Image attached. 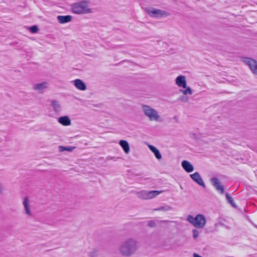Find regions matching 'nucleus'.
<instances>
[{
    "instance_id": "14",
    "label": "nucleus",
    "mask_w": 257,
    "mask_h": 257,
    "mask_svg": "<svg viewBox=\"0 0 257 257\" xmlns=\"http://www.w3.org/2000/svg\"><path fill=\"white\" fill-rule=\"evenodd\" d=\"M148 146L150 151L154 154L156 159L159 160L162 159V155L159 150L156 147L151 145H149Z\"/></svg>"
},
{
    "instance_id": "32",
    "label": "nucleus",
    "mask_w": 257,
    "mask_h": 257,
    "mask_svg": "<svg viewBox=\"0 0 257 257\" xmlns=\"http://www.w3.org/2000/svg\"><path fill=\"white\" fill-rule=\"evenodd\" d=\"M254 225L257 228V225Z\"/></svg>"
},
{
    "instance_id": "17",
    "label": "nucleus",
    "mask_w": 257,
    "mask_h": 257,
    "mask_svg": "<svg viewBox=\"0 0 257 257\" xmlns=\"http://www.w3.org/2000/svg\"><path fill=\"white\" fill-rule=\"evenodd\" d=\"M48 86V83L43 82L40 83H38L34 85L33 88L35 90H38L40 92H42L43 90Z\"/></svg>"
},
{
    "instance_id": "4",
    "label": "nucleus",
    "mask_w": 257,
    "mask_h": 257,
    "mask_svg": "<svg viewBox=\"0 0 257 257\" xmlns=\"http://www.w3.org/2000/svg\"><path fill=\"white\" fill-rule=\"evenodd\" d=\"M144 10L149 16L152 18L166 17L169 16V14L167 12L158 10L153 7H147Z\"/></svg>"
},
{
    "instance_id": "6",
    "label": "nucleus",
    "mask_w": 257,
    "mask_h": 257,
    "mask_svg": "<svg viewBox=\"0 0 257 257\" xmlns=\"http://www.w3.org/2000/svg\"><path fill=\"white\" fill-rule=\"evenodd\" d=\"M210 182L216 190L219 192L220 194L224 193V186L221 185L220 180L216 177H212L210 179Z\"/></svg>"
},
{
    "instance_id": "25",
    "label": "nucleus",
    "mask_w": 257,
    "mask_h": 257,
    "mask_svg": "<svg viewBox=\"0 0 257 257\" xmlns=\"http://www.w3.org/2000/svg\"><path fill=\"white\" fill-rule=\"evenodd\" d=\"M28 29L32 33H36L39 31L38 27L36 25L31 26L29 27Z\"/></svg>"
},
{
    "instance_id": "10",
    "label": "nucleus",
    "mask_w": 257,
    "mask_h": 257,
    "mask_svg": "<svg viewBox=\"0 0 257 257\" xmlns=\"http://www.w3.org/2000/svg\"><path fill=\"white\" fill-rule=\"evenodd\" d=\"M74 86L79 90H85L86 89V86L85 83L81 79H76L72 81Z\"/></svg>"
},
{
    "instance_id": "30",
    "label": "nucleus",
    "mask_w": 257,
    "mask_h": 257,
    "mask_svg": "<svg viewBox=\"0 0 257 257\" xmlns=\"http://www.w3.org/2000/svg\"><path fill=\"white\" fill-rule=\"evenodd\" d=\"M114 158H115V157H111V159H112V160H113V159H114Z\"/></svg>"
},
{
    "instance_id": "5",
    "label": "nucleus",
    "mask_w": 257,
    "mask_h": 257,
    "mask_svg": "<svg viewBox=\"0 0 257 257\" xmlns=\"http://www.w3.org/2000/svg\"><path fill=\"white\" fill-rule=\"evenodd\" d=\"M142 110L144 114L148 116L150 120L157 121L160 118L157 111L154 108L147 105H142Z\"/></svg>"
},
{
    "instance_id": "26",
    "label": "nucleus",
    "mask_w": 257,
    "mask_h": 257,
    "mask_svg": "<svg viewBox=\"0 0 257 257\" xmlns=\"http://www.w3.org/2000/svg\"><path fill=\"white\" fill-rule=\"evenodd\" d=\"M147 225L150 227H155L156 226V222L154 220H149L147 222Z\"/></svg>"
},
{
    "instance_id": "19",
    "label": "nucleus",
    "mask_w": 257,
    "mask_h": 257,
    "mask_svg": "<svg viewBox=\"0 0 257 257\" xmlns=\"http://www.w3.org/2000/svg\"><path fill=\"white\" fill-rule=\"evenodd\" d=\"M172 209V207L168 205H165L162 206H160L158 208H156L153 209L154 211H161L163 212H166L170 211Z\"/></svg>"
},
{
    "instance_id": "27",
    "label": "nucleus",
    "mask_w": 257,
    "mask_h": 257,
    "mask_svg": "<svg viewBox=\"0 0 257 257\" xmlns=\"http://www.w3.org/2000/svg\"><path fill=\"white\" fill-rule=\"evenodd\" d=\"M193 237L194 239H196L199 235V231L196 229H194L192 230Z\"/></svg>"
},
{
    "instance_id": "31",
    "label": "nucleus",
    "mask_w": 257,
    "mask_h": 257,
    "mask_svg": "<svg viewBox=\"0 0 257 257\" xmlns=\"http://www.w3.org/2000/svg\"><path fill=\"white\" fill-rule=\"evenodd\" d=\"M2 188L0 187V193L2 192Z\"/></svg>"
},
{
    "instance_id": "15",
    "label": "nucleus",
    "mask_w": 257,
    "mask_h": 257,
    "mask_svg": "<svg viewBox=\"0 0 257 257\" xmlns=\"http://www.w3.org/2000/svg\"><path fill=\"white\" fill-rule=\"evenodd\" d=\"M51 105L53 107V110L57 113H59L61 111V106L60 102L55 100H53L51 101Z\"/></svg>"
},
{
    "instance_id": "13",
    "label": "nucleus",
    "mask_w": 257,
    "mask_h": 257,
    "mask_svg": "<svg viewBox=\"0 0 257 257\" xmlns=\"http://www.w3.org/2000/svg\"><path fill=\"white\" fill-rule=\"evenodd\" d=\"M57 21L60 24H65L71 21L72 17L70 15L66 16H58L57 17Z\"/></svg>"
},
{
    "instance_id": "7",
    "label": "nucleus",
    "mask_w": 257,
    "mask_h": 257,
    "mask_svg": "<svg viewBox=\"0 0 257 257\" xmlns=\"http://www.w3.org/2000/svg\"><path fill=\"white\" fill-rule=\"evenodd\" d=\"M243 61L247 65L252 72L257 75V62L248 57L243 58Z\"/></svg>"
},
{
    "instance_id": "8",
    "label": "nucleus",
    "mask_w": 257,
    "mask_h": 257,
    "mask_svg": "<svg viewBox=\"0 0 257 257\" xmlns=\"http://www.w3.org/2000/svg\"><path fill=\"white\" fill-rule=\"evenodd\" d=\"M190 178L198 185L202 186L203 188L206 187V185L204 184L200 175L198 172H195L192 174L190 175Z\"/></svg>"
},
{
    "instance_id": "11",
    "label": "nucleus",
    "mask_w": 257,
    "mask_h": 257,
    "mask_svg": "<svg viewBox=\"0 0 257 257\" xmlns=\"http://www.w3.org/2000/svg\"><path fill=\"white\" fill-rule=\"evenodd\" d=\"M181 165L184 170L187 173H190L193 171V166L188 161L184 160L181 163Z\"/></svg>"
},
{
    "instance_id": "18",
    "label": "nucleus",
    "mask_w": 257,
    "mask_h": 257,
    "mask_svg": "<svg viewBox=\"0 0 257 257\" xmlns=\"http://www.w3.org/2000/svg\"><path fill=\"white\" fill-rule=\"evenodd\" d=\"M119 145L122 148L125 153L128 154L130 151V148L128 143L125 141L121 140L119 142Z\"/></svg>"
},
{
    "instance_id": "9",
    "label": "nucleus",
    "mask_w": 257,
    "mask_h": 257,
    "mask_svg": "<svg viewBox=\"0 0 257 257\" xmlns=\"http://www.w3.org/2000/svg\"><path fill=\"white\" fill-rule=\"evenodd\" d=\"M176 84L179 87L186 88L187 85V82L185 77L183 75L178 76L175 80Z\"/></svg>"
},
{
    "instance_id": "28",
    "label": "nucleus",
    "mask_w": 257,
    "mask_h": 257,
    "mask_svg": "<svg viewBox=\"0 0 257 257\" xmlns=\"http://www.w3.org/2000/svg\"><path fill=\"white\" fill-rule=\"evenodd\" d=\"M179 100H181L182 101H183V102H187L188 99L187 96L183 95V96H180L179 98Z\"/></svg>"
},
{
    "instance_id": "16",
    "label": "nucleus",
    "mask_w": 257,
    "mask_h": 257,
    "mask_svg": "<svg viewBox=\"0 0 257 257\" xmlns=\"http://www.w3.org/2000/svg\"><path fill=\"white\" fill-rule=\"evenodd\" d=\"M23 204L24 207L25 213L29 216H32V213L30 208L29 204V199L28 197H25L23 200Z\"/></svg>"
},
{
    "instance_id": "22",
    "label": "nucleus",
    "mask_w": 257,
    "mask_h": 257,
    "mask_svg": "<svg viewBox=\"0 0 257 257\" xmlns=\"http://www.w3.org/2000/svg\"><path fill=\"white\" fill-rule=\"evenodd\" d=\"M148 192L149 196V199H152L161 194L162 192H163V191L153 190L149 191Z\"/></svg>"
},
{
    "instance_id": "23",
    "label": "nucleus",
    "mask_w": 257,
    "mask_h": 257,
    "mask_svg": "<svg viewBox=\"0 0 257 257\" xmlns=\"http://www.w3.org/2000/svg\"><path fill=\"white\" fill-rule=\"evenodd\" d=\"M185 89H180V92L183 93L184 95H187V94H189L190 95H191L193 94V91L191 89V88L190 87H187L186 86V87L185 88Z\"/></svg>"
},
{
    "instance_id": "24",
    "label": "nucleus",
    "mask_w": 257,
    "mask_h": 257,
    "mask_svg": "<svg viewBox=\"0 0 257 257\" xmlns=\"http://www.w3.org/2000/svg\"><path fill=\"white\" fill-rule=\"evenodd\" d=\"M138 196L143 199H149V196L148 192L141 191L138 193Z\"/></svg>"
},
{
    "instance_id": "21",
    "label": "nucleus",
    "mask_w": 257,
    "mask_h": 257,
    "mask_svg": "<svg viewBox=\"0 0 257 257\" xmlns=\"http://www.w3.org/2000/svg\"><path fill=\"white\" fill-rule=\"evenodd\" d=\"M76 147H72V146H69V147H65L62 146H59V151L60 152H62L64 151H68V152H71Z\"/></svg>"
},
{
    "instance_id": "29",
    "label": "nucleus",
    "mask_w": 257,
    "mask_h": 257,
    "mask_svg": "<svg viewBox=\"0 0 257 257\" xmlns=\"http://www.w3.org/2000/svg\"><path fill=\"white\" fill-rule=\"evenodd\" d=\"M193 257H202V256L201 255L198 254L196 253H193Z\"/></svg>"
},
{
    "instance_id": "12",
    "label": "nucleus",
    "mask_w": 257,
    "mask_h": 257,
    "mask_svg": "<svg viewBox=\"0 0 257 257\" xmlns=\"http://www.w3.org/2000/svg\"><path fill=\"white\" fill-rule=\"evenodd\" d=\"M58 121L64 126H68L71 123V119L66 115L59 117L58 118Z\"/></svg>"
},
{
    "instance_id": "2",
    "label": "nucleus",
    "mask_w": 257,
    "mask_h": 257,
    "mask_svg": "<svg viewBox=\"0 0 257 257\" xmlns=\"http://www.w3.org/2000/svg\"><path fill=\"white\" fill-rule=\"evenodd\" d=\"M72 12L76 14H86L92 13L91 9L89 8L86 1H82L75 3L71 5Z\"/></svg>"
},
{
    "instance_id": "3",
    "label": "nucleus",
    "mask_w": 257,
    "mask_h": 257,
    "mask_svg": "<svg viewBox=\"0 0 257 257\" xmlns=\"http://www.w3.org/2000/svg\"><path fill=\"white\" fill-rule=\"evenodd\" d=\"M187 220L197 228H202L206 223L205 217L201 214H197L195 217L189 215L187 216Z\"/></svg>"
},
{
    "instance_id": "20",
    "label": "nucleus",
    "mask_w": 257,
    "mask_h": 257,
    "mask_svg": "<svg viewBox=\"0 0 257 257\" xmlns=\"http://www.w3.org/2000/svg\"><path fill=\"white\" fill-rule=\"evenodd\" d=\"M226 199L227 200L228 203L230 204L233 208H237V205L233 201V198L230 196L229 193H226L225 194Z\"/></svg>"
},
{
    "instance_id": "1",
    "label": "nucleus",
    "mask_w": 257,
    "mask_h": 257,
    "mask_svg": "<svg viewBox=\"0 0 257 257\" xmlns=\"http://www.w3.org/2000/svg\"><path fill=\"white\" fill-rule=\"evenodd\" d=\"M138 248V242L133 238H130L121 244L119 251L124 256H131L134 254Z\"/></svg>"
}]
</instances>
